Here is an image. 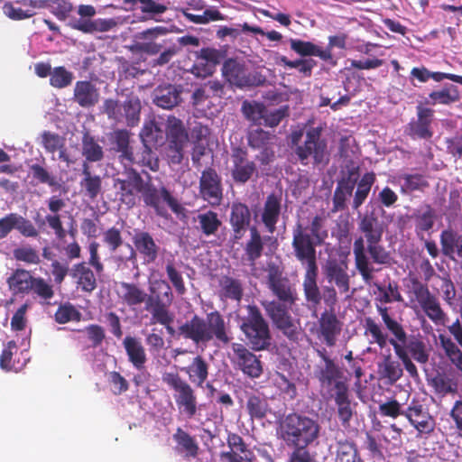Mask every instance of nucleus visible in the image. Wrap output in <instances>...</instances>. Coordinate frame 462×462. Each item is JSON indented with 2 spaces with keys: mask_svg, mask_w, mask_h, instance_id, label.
<instances>
[{
  "mask_svg": "<svg viewBox=\"0 0 462 462\" xmlns=\"http://www.w3.org/2000/svg\"><path fill=\"white\" fill-rule=\"evenodd\" d=\"M113 187L121 204L127 208L136 205L137 197L143 200L146 208H152L156 216L168 220L171 217L166 206L177 216L186 217V208L179 202L171 190L161 181L155 185L152 176L146 172L143 179L141 173L133 167L125 168L123 178H115Z\"/></svg>",
  "mask_w": 462,
  "mask_h": 462,
  "instance_id": "f257e3e1",
  "label": "nucleus"
},
{
  "mask_svg": "<svg viewBox=\"0 0 462 462\" xmlns=\"http://www.w3.org/2000/svg\"><path fill=\"white\" fill-rule=\"evenodd\" d=\"M384 224L373 210L359 217L357 230L361 236L353 243L355 267L365 282L374 278V264L390 267L395 263L391 251L382 244L384 234Z\"/></svg>",
  "mask_w": 462,
  "mask_h": 462,
  "instance_id": "f03ea898",
  "label": "nucleus"
},
{
  "mask_svg": "<svg viewBox=\"0 0 462 462\" xmlns=\"http://www.w3.org/2000/svg\"><path fill=\"white\" fill-rule=\"evenodd\" d=\"M324 222L325 218L317 215L310 226H304L297 222L292 229L291 246L294 255L301 263L307 264L302 282L304 297L313 306L321 302V292L317 283L319 268L316 247L322 245L328 236Z\"/></svg>",
  "mask_w": 462,
  "mask_h": 462,
  "instance_id": "7ed1b4c3",
  "label": "nucleus"
},
{
  "mask_svg": "<svg viewBox=\"0 0 462 462\" xmlns=\"http://www.w3.org/2000/svg\"><path fill=\"white\" fill-rule=\"evenodd\" d=\"M269 290L276 300L262 301L273 326L290 342L298 343L301 335L300 319H295L291 310L298 300L295 286L286 277H282L278 268H273L267 275Z\"/></svg>",
  "mask_w": 462,
  "mask_h": 462,
  "instance_id": "20e7f679",
  "label": "nucleus"
},
{
  "mask_svg": "<svg viewBox=\"0 0 462 462\" xmlns=\"http://www.w3.org/2000/svg\"><path fill=\"white\" fill-rule=\"evenodd\" d=\"M377 311L392 337H388V334L383 331L381 325L374 319L367 317L365 319V334L371 336L370 343L376 344L380 348H383L387 344H390L410 376L418 377L417 367L404 347L407 341V333L403 326L390 315L387 307L377 306Z\"/></svg>",
  "mask_w": 462,
  "mask_h": 462,
  "instance_id": "39448f33",
  "label": "nucleus"
},
{
  "mask_svg": "<svg viewBox=\"0 0 462 462\" xmlns=\"http://www.w3.org/2000/svg\"><path fill=\"white\" fill-rule=\"evenodd\" d=\"M319 432L317 420L299 412L285 415L277 428V435L286 446H310L319 439Z\"/></svg>",
  "mask_w": 462,
  "mask_h": 462,
  "instance_id": "423d86ee",
  "label": "nucleus"
},
{
  "mask_svg": "<svg viewBox=\"0 0 462 462\" xmlns=\"http://www.w3.org/2000/svg\"><path fill=\"white\" fill-rule=\"evenodd\" d=\"M239 328L253 351L268 350L272 333L268 321L255 304L245 306V313L238 317Z\"/></svg>",
  "mask_w": 462,
  "mask_h": 462,
  "instance_id": "0eeeda50",
  "label": "nucleus"
},
{
  "mask_svg": "<svg viewBox=\"0 0 462 462\" xmlns=\"http://www.w3.org/2000/svg\"><path fill=\"white\" fill-rule=\"evenodd\" d=\"M321 362L314 368V378L319 383L320 393L326 397L348 386L343 369L328 355L325 348L317 350Z\"/></svg>",
  "mask_w": 462,
  "mask_h": 462,
  "instance_id": "6e6552de",
  "label": "nucleus"
},
{
  "mask_svg": "<svg viewBox=\"0 0 462 462\" xmlns=\"http://www.w3.org/2000/svg\"><path fill=\"white\" fill-rule=\"evenodd\" d=\"M162 381L173 392V399L180 413L193 418L198 411V399L195 390L177 372H165Z\"/></svg>",
  "mask_w": 462,
  "mask_h": 462,
  "instance_id": "1a4fd4ad",
  "label": "nucleus"
},
{
  "mask_svg": "<svg viewBox=\"0 0 462 462\" xmlns=\"http://www.w3.org/2000/svg\"><path fill=\"white\" fill-rule=\"evenodd\" d=\"M321 132L320 127L309 129L303 143L295 147L294 153L302 165H309L310 159L312 160L314 166L328 163V145L327 142L321 139Z\"/></svg>",
  "mask_w": 462,
  "mask_h": 462,
  "instance_id": "9d476101",
  "label": "nucleus"
},
{
  "mask_svg": "<svg viewBox=\"0 0 462 462\" xmlns=\"http://www.w3.org/2000/svg\"><path fill=\"white\" fill-rule=\"evenodd\" d=\"M96 8L91 5H79L78 7L79 18H71L69 26L83 33L105 32L116 26L113 19H93Z\"/></svg>",
  "mask_w": 462,
  "mask_h": 462,
  "instance_id": "9b49d317",
  "label": "nucleus"
},
{
  "mask_svg": "<svg viewBox=\"0 0 462 462\" xmlns=\"http://www.w3.org/2000/svg\"><path fill=\"white\" fill-rule=\"evenodd\" d=\"M230 162V175L236 184H245L258 174L257 165L254 161L250 160L248 151L245 147H232Z\"/></svg>",
  "mask_w": 462,
  "mask_h": 462,
  "instance_id": "f8f14e48",
  "label": "nucleus"
},
{
  "mask_svg": "<svg viewBox=\"0 0 462 462\" xmlns=\"http://www.w3.org/2000/svg\"><path fill=\"white\" fill-rule=\"evenodd\" d=\"M222 74L231 85L238 88L260 86L265 81L261 74H252L244 62L236 59H227L224 62Z\"/></svg>",
  "mask_w": 462,
  "mask_h": 462,
  "instance_id": "ddd939ff",
  "label": "nucleus"
},
{
  "mask_svg": "<svg viewBox=\"0 0 462 462\" xmlns=\"http://www.w3.org/2000/svg\"><path fill=\"white\" fill-rule=\"evenodd\" d=\"M149 291L145 310L150 311L152 317L170 312V307L174 300L170 283L164 280H157L150 285Z\"/></svg>",
  "mask_w": 462,
  "mask_h": 462,
  "instance_id": "4468645a",
  "label": "nucleus"
},
{
  "mask_svg": "<svg viewBox=\"0 0 462 462\" xmlns=\"http://www.w3.org/2000/svg\"><path fill=\"white\" fill-rule=\"evenodd\" d=\"M404 417L417 430V436H429L436 427V420L429 409L419 400L412 399L405 409Z\"/></svg>",
  "mask_w": 462,
  "mask_h": 462,
  "instance_id": "2eb2a0df",
  "label": "nucleus"
},
{
  "mask_svg": "<svg viewBox=\"0 0 462 462\" xmlns=\"http://www.w3.org/2000/svg\"><path fill=\"white\" fill-rule=\"evenodd\" d=\"M199 197L212 207H218L223 200V185L221 177L217 171L206 168L199 178Z\"/></svg>",
  "mask_w": 462,
  "mask_h": 462,
  "instance_id": "dca6fc26",
  "label": "nucleus"
},
{
  "mask_svg": "<svg viewBox=\"0 0 462 462\" xmlns=\"http://www.w3.org/2000/svg\"><path fill=\"white\" fill-rule=\"evenodd\" d=\"M233 356L231 361L235 367L243 372L250 378H258L263 374V365L260 359L241 343H233L231 346Z\"/></svg>",
  "mask_w": 462,
  "mask_h": 462,
  "instance_id": "f3484780",
  "label": "nucleus"
},
{
  "mask_svg": "<svg viewBox=\"0 0 462 462\" xmlns=\"http://www.w3.org/2000/svg\"><path fill=\"white\" fill-rule=\"evenodd\" d=\"M133 244L134 245L135 250L132 245L127 244V247L130 250V254L125 258L120 257V261H135L136 252L140 254V255L143 258L144 262H146L147 263H153L157 259L159 255L160 246L156 244L152 236L149 232L140 230L135 231L133 236Z\"/></svg>",
  "mask_w": 462,
  "mask_h": 462,
  "instance_id": "a211bd4d",
  "label": "nucleus"
},
{
  "mask_svg": "<svg viewBox=\"0 0 462 462\" xmlns=\"http://www.w3.org/2000/svg\"><path fill=\"white\" fill-rule=\"evenodd\" d=\"M204 321L206 325V334H208V343L215 339L218 343L226 346L231 342L233 337L230 327L218 310L208 313Z\"/></svg>",
  "mask_w": 462,
  "mask_h": 462,
  "instance_id": "6ab92c4d",
  "label": "nucleus"
},
{
  "mask_svg": "<svg viewBox=\"0 0 462 462\" xmlns=\"http://www.w3.org/2000/svg\"><path fill=\"white\" fill-rule=\"evenodd\" d=\"M358 177L359 166H353L347 170V175L337 181L332 198L333 212L343 211L346 208V200L352 196Z\"/></svg>",
  "mask_w": 462,
  "mask_h": 462,
  "instance_id": "aec40b11",
  "label": "nucleus"
},
{
  "mask_svg": "<svg viewBox=\"0 0 462 462\" xmlns=\"http://www.w3.org/2000/svg\"><path fill=\"white\" fill-rule=\"evenodd\" d=\"M417 119L411 120L406 126V134L412 139L429 140L433 136L431 124L434 118V110L417 106Z\"/></svg>",
  "mask_w": 462,
  "mask_h": 462,
  "instance_id": "412c9836",
  "label": "nucleus"
},
{
  "mask_svg": "<svg viewBox=\"0 0 462 462\" xmlns=\"http://www.w3.org/2000/svg\"><path fill=\"white\" fill-rule=\"evenodd\" d=\"M342 323L333 310H325L318 320L317 336L329 347L336 345Z\"/></svg>",
  "mask_w": 462,
  "mask_h": 462,
  "instance_id": "4be33fe9",
  "label": "nucleus"
},
{
  "mask_svg": "<svg viewBox=\"0 0 462 462\" xmlns=\"http://www.w3.org/2000/svg\"><path fill=\"white\" fill-rule=\"evenodd\" d=\"M282 193L272 192L267 195L260 213L261 222L265 230L273 234L282 213Z\"/></svg>",
  "mask_w": 462,
  "mask_h": 462,
  "instance_id": "5701e85b",
  "label": "nucleus"
},
{
  "mask_svg": "<svg viewBox=\"0 0 462 462\" xmlns=\"http://www.w3.org/2000/svg\"><path fill=\"white\" fill-rule=\"evenodd\" d=\"M328 400H333L337 406V414L341 425L347 429L350 427V422L356 415V408L357 403L353 402L349 391V386L333 393L326 396Z\"/></svg>",
  "mask_w": 462,
  "mask_h": 462,
  "instance_id": "b1692460",
  "label": "nucleus"
},
{
  "mask_svg": "<svg viewBox=\"0 0 462 462\" xmlns=\"http://www.w3.org/2000/svg\"><path fill=\"white\" fill-rule=\"evenodd\" d=\"M177 333L179 337L190 340L196 346L208 344L204 318L198 314H194L190 319L179 326Z\"/></svg>",
  "mask_w": 462,
  "mask_h": 462,
  "instance_id": "393cba45",
  "label": "nucleus"
},
{
  "mask_svg": "<svg viewBox=\"0 0 462 462\" xmlns=\"http://www.w3.org/2000/svg\"><path fill=\"white\" fill-rule=\"evenodd\" d=\"M42 0H15L8 1L3 5L4 14L11 20L21 21L32 17L34 9L44 6Z\"/></svg>",
  "mask_w": 462,
  "mask_h": 462,
  "instance_id": "a878e982",
  "label": "nucleus"
},
{
  "mask_svg": "<svg viewBox=\"0 0 462 462\" xmlns=\"http://www.w3.org/2000/svg\"><path fill=\"white\" fill-rule=\"evenodd\" d=\"M166 31L163 27L157 26L155 28L147 29L137 34L136 38L142 41H136L134 48L140 53L147 55H156L163 49V44L157 42L155 39L159 34L164 33Z\"/></svg>",
  "mask_w": 462,
  "mask_h": 462,
  "instance_id": "bb28decb",
  "label": "nucleus"
},
{
  "mask_svg": "<svg viewBox=\"0 0 462 462\" xmlns=\"http://www.w3.org/2000/svg\"><path fill=\"white\" fill-rule=\"evenodd\" d=\"M226 443L230 450L220 452L219 457L221 461L243 462L245 460H249L247 454H250V450L240 435L234 432H228Z\"/></svg>",
  "mask_w": 462,
  "mask_h": 462,
  "instance_id": "cd10ccee",
  "label": "nucleus"
},
{
  "mask_svg": "<svg viewBox=\"0 0 462 462\" xmlns=\"http://www.w3.org/2000/svg\"><path fill=\"white\" fill-rule=\"evenodd\" d=\"M130 132L126 129H116L109 134V143L111 150L119 154L121 162L126 161L133 163L134 161V149L130 145Z\"/></svg>",
  "mask_w": 462,
  "mask_h": 462,
  "instance_id": "c85d7f7f",
  "label": "nucleus"
},
{
  "mask_svg": "<svg viewBox=\"0 0 462 462\" xmlns=\"http://www.w3.org/2000/svg\"><path fill=\"white\" fill-rule=\"evenodd\" d=\"M123 346L128 357V361L136 370H143L147 362V355L140 338L126 336L123 340Z\"/></svg>",
  "mask_w": 462,
  "mask_h": 462,
  "instance_id": "c756f323",
  "label": "nucleus"
},
{
  "mask_svg": "<svg viewBox=\"0 0 462 462\" xmlns=\"http://www.w3.org/2000/svg\"><path fill=\"white\" fill-rule=\"evenodd\" d=\"M69 275L75 280L77 287L84 292H92L97 283L94 272L86 262L75 263L69 271Z\"/></svg>",
  "mask_w": 462,
  "mask_h": 462,
  "instance_id": "7c9ffc66",
  "label": "nucleus"
},
{
  "mask_svg": "<svg viewBox=\"0 0 462 462\" xmlns=\"http://www.w3.org/2000/svg\"><path fill=\"white\" fill-rule=\"evenodd\" d=\"M118 297L123 303L128 307L146 305L147 292L138 283L121 282H119Z\"/></svg>",
  "mask_w": 462,
  "mask_h": 462,
  "instance_id": "2f4dec72",
  "label": "nucleus"
},
{
  "mask_svg": "<svg viewBox=\"0 0 462 462\" xmlns=\"http://www.w3.org/2000/svg\"><path fill=\"white\" fill-rule=\"evenodd\" d=\"M180 94L181 88L175 85L159 86L154 90L153 103L163 109H172L181 102Z\"/></svg>",
  "mask_w": 462,
  "mask_h": 462,
  "instance_id": "473e14b6",
  "label": "nucleus"
},
{
  "mask_svg": "<svg viewBox=\"0 0 462 462\" xmlns=\"http://www.w3.org/2000/svg\"><path fill=\"white\" fill-rule=\"evenodd\" d=\"M442 254L451 259L455 255L462 263V235L451 228L445 229L440 234Z\"/></svg>",
  "mask_w": 462,
  "mask_h": 462,
  "instance_id": "72a5a7b5",
  "label": "nucleus"
},
{
  "mask_svg": "<svg viewBox=\"0 0 462 462\" xmlns=\"http://www.w3.org/2000/svg\"><path fill=\"white\" fill-rule=\"evenodd\" d=\"M74 100L82 107L94 106L99 100L98 89L90 81H77L74 88Z\"/></svg>",
  "mask_w": 462,
  "mask_h": 462,
  "instance_id": "f704fd0d",
  "label": "nucleus"
},
{
  "mask_svg": "<svg viewBox=\"0 0 462 462\" xmlns=\"http://www.w3.org/2000/svg\"><path fill=\"white\" fill-rule=\"evenodd\" d=\"M180 370L189 376L191 383L198 387H203L209 374V365L202 356L198 355L188 366L182 367Z\"/></svg>",
  "mask_w": 462,
  "mask_h": 462,
  "instance_id": "c9c22d12",
  "label": "nucleus"
},
{
  "mask_svg": "<svg viewBox=\"0 0 462 462\" xmlns=\"http://www.w3.org/2000/svg\"><path fill=\"white\" fill-rule=\"evenodd\" d=\"M65 205V201L57 196L51 197L48 201V208L53 214L47 215L45 219L59 239H63L66 236V230L63 227L60 216L58 214Z\"/></svg>",
  "mask_w": 462,
  "mask_h": 462,
  "instance_id": "e433bc0d",
  "label": "nucleus"
},
{
  "mask_svg": "<svg viewBox=\"0 0 462 462\" xmlns=\"http://www.w3.org/2000/svg\"><path fill=\"white\" fill-rule=\"evenodd\" d=\"M290 46L293 51L302 57L316 56L321 60L329 61L333 65L336 64V61L333 60V55H330L328 51H323V49L311 42H306L300 39H291Z\"/></svg>",
  "mask_w": 462,
  "mask_h": 462,
  "instance_id": "4c0bfd02",
  "label": "nucleus"
},
{
  "mask_svg": "<svg viewBox=\"0 0 462 462\" xmlns=\"http://www.w3.org/2000/svg\"><path fill=\"white\" fill-rule=\"evenodd\" d=\"M325 275L329 282H334L340 292L346 293L350 288V279L345 268L336 260L328 261Z\"/></svg>",
  "mask_w": 462,
  "mask_h": 462,
  "instance_id": "58836bf2",
  "label": "nucleus"
},
{
  "mask_svg": "<svg viewBox=\"0 0 462 462\" xmlns=\"http://www.w3.org/2000/svg\"><path fill=\"white\" fill-rule=\"evenodd\" d=\"M172 439L176 443V449L180 453H184L185 457L195 458L198 457L199 447L195 437L179 427L176 429Z\"/></svg>",
  "mask_w": 462,
  "mask_h": 462,
  "instance_id": "ea45409f",
  "label": "nucleus"
},
{
  "mask_svg": "<svg viewBox=\"0 0 462 462\" xmlns=\"http://www.w3.org/2000/svg\"><path fill=\"white\" fill-rule=\"evenodd\" d=\"M33 276L24 269H16L7 279L9 290L13 294H28L31 292Z\"/></svg>",
  "mask_w": 462,
  "mask_h": 462,
  "instance_id": "a19ab883",
  "label": "nucleus"
},
{
  "mask_svg": "<svg viewBox=\"0 0 462 462\" xmlns=\"http://www.w3.org/2000/svg\"><path fill=\"white\" fill-rule=\"evenodd\" d=\"M83 178L80 186L84 189L85 195L94 200L102 191V179L99 175L91 173L90 166L86 162L82 164Z\"/></svg>",
  "mask_w": 462,
  "mask_h": 462,
  "instance_id": "79ce46f5",
  "label": "nucleus"
},
{
  "mask_svg": "<svg viewBox=\"0 0 462 462\" xmlns=\"http://www.w3.org/2000/svg\"><path fill=\"white\" fill-rule=\"evenodd\" d=\"M81 153L87 163L101 162L105 157L103 147L89 132H85L82 135Z\"/></svg>",
  "mask_w": 462,
  "mask_h": 462,
  "instance_id": "37998d69",
  "label": "nucleus"
},
{
  "mask_svg": "<svg viewBox=\"0 0 462 462\" xmlns=\"http://www.w3.org/2000/svg\"><path fill=\"white\" fill-rule=\"evenodd\" d=\"M264 248L262 236L255 226L250 227V238L245 245V260L251 266L262 256Z\"/></svg>",
  "mask_w": 462,
  "mask_h": 462,
  "instance_id": "c03bdc74",
  "label": "nucleus"
},
{
  "mask_svg": "<svg viewBox=\"0 0 462 462\" xmlns=\"http://www.w3.org/2000/svg\"><path fill=\"white\" fill-rule=\"evenodd\" d=\"M430 104L449 106L460 100L458 88L453 84H445L440 89L429 94Z\"/></svg>",
  "mask_w": 462,
  "mask_h": 462,
  "instance_id": "a18cd8bd",
  "label": "nucleus"
},
{
  "mask_svg": "<svg viewBox=\"0 0 462 462\" xmlns=\"http://www.w3.org/2000/svg\"><path fill=\"white\" fill-rule=\"evenodd\" d=\"M221 297L240 302L244 295L243 283L240 280L224 275L219 280Z\"/></svg>",
  "mask_w": 462,
  "mask_h": 462,
  "instance_id": "49530a36",
  "label": "nucleus"
},
{
  "mask_svg": "<svg viewBox=\"0 0 462 462\" xmlns=\"http://www.w3.org/2000/svg\"><path fill=\"white\" fill-rule=\"evenodd\" d=\"M196 221L199 230L207 237L216 236L222 226L218 214L213 210L198 214Z\"/></svg>",
  "mask_w": 462,
  "mask_h": 462,
  "instance_id": "de8ad7c7",
  "label": "nucleus"
},
{
  "mask_svg": "<svg viewBox=\"0 0 462 462\" xmlns=\"http://www.w3.org/2000/svg\"><path fill=\"white\" fill-rule=\"evenodd\" d=\"M440 346L444 350L446 356L456 368L462 373V346L451 337L445 335L439 336Z\"/></svg>",
  "mask_w": 462,
  "mask_h": 462,
  "instance_id": "09e8293b",
  "label": "nucleus"
},
{
  "mask_svg": "<svg viewBox=\"0 0 462 462\" xmlns=\"http://www.w3.org/2000/svg\"><path fill=\"white\" fill-rule=\"evenodd\" d=\"M375 181V174L371 172L365 173L357 183V189L353 199L352 208L357 209L367 199L373 184Z\"/></svg>",
  "mask_w": 462,
  "mask_h": 462,
  "instance_id": "8fccbe9b",
  "label": "nucleus"
},
{
  "mask_svg": "<svg viewBox=\"0 0 462 462\" xmlns=\"http://www.w3.org/2000/svg\"><path fill=\"white\" fill-rule=\"evenodd\" d=\"M246 410L252 419L263 420L270 411L267 398L257 394L249 395L246 401Z\"/></svg>",
  "mask_w": 462,
  "mask_h": 462,
  "instance_id": "3c124183",
  "label": "nucleus"
},
{
  "mask_svg": "<svg viewBox=\"0 0 462 462\" xmlns=\"http://www.w3.org/2000/svg\"><path fill=\"white\" fill-rule=\"evenodd\" d=\"M408 355L420 364H426L429 361V353L426 345L420 337L411 336L407 337V341L404 344Z\"/></svg>",
  "mask_w": 462,
  "mask_h": 462,
  "instance_id": "603ef678",
  "label": "nucleus"
},
{
  "mask_svg": "<svg viewBox=\"0 0 462 462\" xmlns=\"http://www.w3.org/2000/svg\"><path fill=\"white\" fill-rule=\"evenodd\" d=\"M141 103L137 97H129L122 104L123 121L130 127L138 125L140 121Z\"/></svg>",
  "mask_w": 462,
  "mask_h": 462,
  "instance_id": "864d4df0",
  "label": "nucleus"
},
{
  "mask_svg": "<svg viewBox=\"0 0 462 462\" xmlns=\"http://www.w3.org/2000/svg\"><path fill=\"white\" fill-rule=\"evenodd\" d=\"M167 136L171 143H187L188 134L182 121L175 116H169L167 122Z\"/></svg>",
  "mask_w": 462,
  "mask_h": 462,
  "instance_id": "5fc2aeb1",
  "label": "nucleus"
},
{
  "mask_svg": "<svg viewBox=\"0 0 462 462\" xmlns=\"http://www.w3.org/2000/svg\"><path fill=\"white\" fill-rule=\"evenodd\" d=\"M251 224V211L248 206L242 202H233L230 211L231 226L248 227Z\"/></svg>",
  "mask_w": 462,
  "mask_h": 462,
  "instance_id": "6e6d98bb",
  "label": "nucleus"
},
{
  "mask_svg": "<svg viewBox=\"0 0 462 462\" xmlns=\"http://www.w3.org/2000/svg\"><path fill=\"white\" fill-rule=\"evenodd\" d=\"M335 462H360L356 444L347 439L338 440Z\"/></svg>",
  "mask_w": 462,
  "mask_h": 462,
  "instance_id": "4d7b16f0",
  "label": "nucleus"
},
{
  "mask_svg": "<svg viewBox=\"0 0 462 462\" xmlns=\"http://www.w3.org/2000/svg\"><path fill=\"white\" fill-rule=\"evenodd\" d=\"M275 135L262 128L252 130L247 134V143L254 149L258 150L273 144Z\"/></svg>",
  "mask_w": 462,
  "mask_h": 462,
  "instance_id": "13d9d810",
  "label": "nucleus"
},
{
  "mask_svg": "<svg viewBox=\"0 0 462 462\" xmlns=\"http://www.w3.org/2000/svg\"><path fill=\"white\" fill-rule=\"evenodd\" d=\"M241 111L248 121L254 125H261L263 112H265V106L260 102L245 100L242 103Z\"/></svg>",
  "mask_w": 462,
  "mask_h": 462,
  "instance_id": "bf43d9fd",
  "label": "nucleus"
},
{
  "mask_svg": "<svg viewBox=\"0 0 462 462\" xmlns=\"http://www.w3.org/2000/svg\"><path fill=\"white\" fill-rule=\"evenodd\" d=\"M379 367L382 376L392 383L397 382L403 374L399 362L392 359L391 356H385Z\"/></svg>",
  "mask_w": 462,
  "mask_h": 462,
  "instance_id": "052dcab7",
  "label": "nucleus"
},
{
  "mask_svg": "<svg viewBox=\"0 0 462 462\" xmlns=\"http://www.w3.org/2000/svg\"><path fill=\"white\" fill-rule=\"evenodd\" d=\"M82 314L69 302L60 304L54 314L58 324H66L69 321H80Z\"/></svg>",
  "mask_w": 462,
  "mask_h": 462,
  "instance_id": "680f3d73",
  "label": "nucleus"
},
{
  "mask_svg": "<svg viewBox=\"0 0 462 462\" xmlns=\"http://www.w3.org/2000/svg\"><path fill=\"white\" fill-rule=\"evenodd\" d=\"M126 4L133 5L140 4V10L143 14L150 15H159L164 14L168 10L169 1L167 3H159L154 0H124Z\"/></svg>",
  "mask_w": 462,
  "mask_h": 462,
  "instance_id": "e2e57ef3",
  "label": "nucleus"
},
{
  "mask_svg": "<svg viewBox=\"0 0 462 462\" xmlns=\"http://www.w3.org/2000/svg\"><path fill=\"white\" fill-rule=\"evenodd\" d=\"M165 272L177 294L180 296L184 295L187 292L184 279L181 273L176 268L173 261L167 262Z\"/></svg>",
  "mask_w": 462,
  "mask_h": 462,
  "instance_id": "0e129e2a",
  "label": "nucleus"
},
{
  "mask_svg": "<svg viewBox=\"0 0 462 462\" xmlns=\"http://www.w3.org/2000/svg\"><path fill=\"white\" fill-rule=\"evenodd\" d=\"M72 80V72L63 66L54 68L50 77V84L56 88H66L71 84Z\"/></svg>",
  "mask_w": 462,
  "mask_h": 462,
  "instance_id": "69168bd1",
  "label": "nucleus"
},
{
  "mask_svg": "<svg viewBox=\"0 0 462 462\" xmlns=\"http://www.w3.org/2000/svg\"><path fill=\"white\" fill-rule=\"evenodd\" d=\"M31 292L44 301H49L54 296L52 286L42 277H33Z\"/></svg>",
  "mask_w": 462,
  "mask_h": 462,
  "instance_id": "338daca9",
  "label": "nucleus"
},
{
  "mask_svg": "<svg viewBox=\"0 0 462 462\" xmlns=\"http://www.w3.org/2000/svg\"><path fill=\"white\" fill-rule=\"evenodd\" d=\"M14 229L17 230L24 237H37L39 230L33 223L23 216L14 213Z\"/></svg>",
  "mask_w": 462,
  "mask_h": 462,
  "instance_id": "774afa93",
  "label": "nucleus"
}]
</instances>
